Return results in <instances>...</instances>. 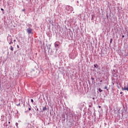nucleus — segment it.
Segmentation results:
<instances>
[{
    "mask_svg": "<svg viewBox=\"0 0 128 128\" xmlns=\"http://www.w3.org/2000/svg\"><path fill=\"white\" fill-rule=\"evenodd\" d=\"M8 42H9V44H12V38L10 36H8L7 38Z\"/></svg>",
    "mask_w": 128,
    "mask_h": 128,
    "instance_id": "1",
    "label": "nucleus"
},
{
    "mask_svg": "<svg viewBox=\"0 0 128 128\" xmlns=\"http://www.w3.org/2000/svg\"><path fill=\"white\" fill-rule=\"evenodd\" d=\"M122 90H127L128 92V84H124V88H122Z\"/></svg>",
    "mask_w": 128,
    "mask_h": 128,
    "instance_id": "2",
    "label": "nucleus"
},
{
    "mask_svg": "<svg viewBox=\"0 0 128 128\" xmlns=\"http://www.w3.org/2000/svg\"><path fill=\"white\" fill-rule=\"evenodd\" d=\"M32 32V29L30 28H28L27 29V32Z\"/></svg>",
    "mask_w": 128,
    "mask_h": 128,
    "instance_id": "3",
    "label": "nucleus"
},
{
    "mask_svg": "<svg viewBox=\"0 0 128 128\" xmlns=\"http://www.w3.org/2000/svg\"><path fill=\"white\" fill-rule=\"evenodd\" d=\"M48 108L46 106L42 108V112H46Z\"/></svg>",
    "mask_w": 128,
    "mask_h": 128,
    "instance_id": "4",
    "label": "nucleus"
},
{
    "mask_svg": "<svg viewBox=\"0 0 128 128\" xmlns=\"http://www.w3.org/2000/svg\"><path fill=\"white\" fill-rule=\"evenodd\" d=\"M10 50H12V52L14 51V47H12V46H10Z\"/></svg>",
    "mask_w": 128,
    "mask_h": 128,
    "instance_id": "5",
    "label": "nucleus"
},
{
    "mask_svg": "<svg viewBox=\"0 0 128 128\" xmlns=\"http://www.w3.org/2000/svg\"><path fill=\"white\" fill-rule=\"evenodd\" d=\"M104 90H108V86H105V87L104 88Z\"/></svg>",
    "mask_w": 128,
    "mask_h": 128,
    "instance_id": "6",
    "label": "nucleus"
},
{
    "mask_svg": "<svg viewBox=\"0 0 128 128\" xmlns=\"http://www.w3.org/2000/svg\"><path fill=\"white\" fill-rule=\"evenodd\" d=\"M98 91L100 92H102V89H100V88L98 89Z\"/></svg>",
    "mask_w": 128,
    "mask_h": 128,
    "instance_id": "7",
    "label": "nucleus"
},
{
    "mask_svg": "<svg viewBox=\"0 0 128 128\" xmlns=\"http://www.w3.org/2000/svg\"><path fill=\"white\" fill-rule=\"evenodd\" d=\"M94 68H98V64H94Z\"/></svg>",
    "mask_w": 128,
    "mask_h": 128,
    "instance_id": "8",
    "label": "nucleus"
},
{
    "mask_svg": "<svg viewBox=\"0 0 128 128\" xmlns=\"http://www.w3.org/2000/svg\"><path fill=\"white\" fill-rule=\"evenodd\" d=\"M16 126H17V128H18V123L16 122Z\"/></svg>",
    "mask_w": 128,
    "mask_h": 128,
    "instance_id": "9",
    "label": "nucleus"
},
{
    "mask_svg": "<svg viewBox=\"0 0 128 128\" xmlns=\"http://www.w3.org/2000/svg\"><path fill=\"white\" fill-rule=\"evenodd\" d=\"M112 39L110 38V44H112Z\"/></svg>",
    "mask_w": 128,
    "mask_h": 128,
    "instance_id": "10",
    "label": "nucleus"
},
{
    "mask_svg": "<svg viewBox=\"0 0 128 128\" xmlns=\"http://www.w3.org/2000/svg\"><path fill=\"white\" fill-rule=\"evenodd\" d=\"M55 46H58V44H56Z\"/></svg>",
    "mask_w": 128,
    "mask_h": 128,
    "instance_id": "11",
    "label": "nucleus"
},
{
    "mask_svg": "<svg viewBox=\"0 0 128 128\" xmlns=\"http://www.w3.org/2000/svg\"><path fill=\"white\" fill-rule=\"evenodd\" d=\"M29 110H32V108H30H30H28Z\"/></svg>",
    "mask_w": 128,
    "mask_h": 128,
    "instance_id": "12",
    "label": "nucleus"
},
{
    "mask_svg": "<svg viewBox=\"0 0 128 128\" xmlns=\"http://www.w3.org/2000/svg\"><path fill=\"white\" fill-rule=\"evenodd\" d=\"M31 102H32L34 103V100L31 99Z\"/></svg>",
    "mask_w": 128,
    "mask_h": 128,
    "instance_id": "13",
    "label": "nucleus"
},
{
    "mask_svg": "<svg viewBox=\"0 0 128 128\" xmlns=\"http://www.w3.org/2000/svg\"><path fill=\"white\" fill-rule=\"evenodd\" d=\"M18 106H20V103H19L18 104H17Z\"/></svg>",
    "mask_w": 128,
    "mask_h": 128,
    "instance_id": "14",
    "label": "nucleus"
},
{
    "mask_svg": "<svg viewBox=\"0 0 128 128\" xmlns=\"http://www.w3.org/2000/svg\"><path fill=\"white\" fill-rule=\"evenodd\" d=\"M22 10L23 12H24V11L26 10L23 9Z\"/></svg>",
    "mask_w": 128,
    "mask_h": 128,
    "instance_id": "15",
    "label": "nucleus"
},
{
    "mask_svg": "<svg viewBox=\"0 0 128 128\" xmlns=\"http://www.w3.org/2000/svg\"><path fill=\"white\" fill-rule=\"evenodd\" d=\"M1 10H4V8H2Z\"/></svg>",
    "mask_w": 128,
    "mask_h": 128,
    "instance_id": "16",
    "label": "nucleus"
},
{
    "mask_svg": "<svg viewBox=\"0 0 128 128\" xmlns=\"http://www.w3.org/2000/svg\"><path fill=\"white\" fill-rule=\"evenodd\" d=\"M122 38H124V36H122Z\"/></svg>",
    "mask_w": 128,
    "mask_h": 128,
    "instance_id": "17",
    "label": "nucleus"
},
{
    "mask_svg": "<svg viewBox=\"0 0 128 128\" xmlns=\"http://www.w3.org/2000/svg\"><path fill=\"white\" fill-rule=\"evenodd\" d=\"M17 48H20V46H18V45L17 46Z\"/></svg>",
    "mask_w": 128,
    "mask_h": 128,
    "instance_id": "18",
    "label": "nucleus"
},
{
    "mask_svg": "<svg viewBox=\"0 0 128 128\" xmlns=\"http://www.w3.org/2000/svg\"><path fill=\"white\" fill-rule=\"evenodd\" d=\"M98 108H100L101 106H99Z\"/></svg>",
    "mask_w": 128,
    "mask_h": 128,
    "instance_id": "19",
    "label": "nucleus"
},
{
    "mask_svg": "<svg viewBox=\"0 0 128 128\" xmlns=\"http://www.w3.org/2000/svg\"><path fill=\"white\" fill-rule=\"evenodd\" d=\"M14 42H16V40H14Z\"/></svg>",
    "mask_w": 128,
    "mask_h": 128,
    "instance_id": "20",
    "label": "nucleus"
},
{
    "mask_svg": "<svg viewBox=\"0 0 128 128\" xmlns=\"http://www.w3.org/2000/svg\"><path fill=\"white\" fill-rule=\"evenodd\" d=\"M8 124H10V122H8Z\"/></svg>",
    "mask_w": 128,
    "mask_h": 128,
    "instance_id": "21",
    "label": "nucleus"
},
{
    "mask_svg": "<svg viewBox=\"0 0 128 128\" xmlns=\"http://www.w3.org/2000/svg\"><path fill=\"white\" fill-rule=\"evenodd\" d=\"M6 126H8V124H6Z\"/></svg>",
    "mask_w": 128,
    "mask_h": 128,
    "instance_id": "22",
    "label": "nucleus"
},
{
    "mask_svg": "<svg viewBox=\"0 0 128 128\" xmlns=\"http://www.w3.org/2000/svg\"><path fill=\"white\" fill-rule=\"evenodd\" d=\"M120 94H122V92H120Z\"/></svg>",
    "mask_w": 128,
    "mask_h": 128,
    "instance_id": "23",
    "label": "nucleus"
}]
</instances>
